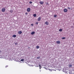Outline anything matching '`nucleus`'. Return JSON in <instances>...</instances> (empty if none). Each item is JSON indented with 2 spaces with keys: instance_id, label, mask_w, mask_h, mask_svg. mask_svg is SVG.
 <instances>
[{
  "instance_id": "16",
  "label": "nucleus",
  "mask_w": 74,
  "mask_h": 74,
  "mask_svg": "<svg viewBox=\"0 0 74 74\" xmlns=\"http://www.w3.org/2000/svg\"><path fill=\"white\" fill-rule=\"evenodd\" d=\"M54 18H56L57 17V15H54Z\"/></svg>"
},
{
  "instance_id": "29",
  "label": "nucleus",
  "mask_w": 74,
  "mask_h": 74,
  "mask_svg": "<svg viewBox=\"0 0 74 74\" xmlns=\"http://www.w3.org/2000/svg\"><path fill=\"white\" fill-rule=\"evenodd\" d=\"M33 24H31V26H33Z\"/></svg>"
},
{
  "instance_id": "6",
  "label": "nucleus",
  "mask_w": 74,
  "mask_h": 74,
  "mask_svg": "<svg viewBox=\"0 0 74 74\" xmlns=\"http://www.w3.org/2000/svg\"><path fill=\"white\" fill-rule=\"evenodd\" d=\"M38 21H41V17H40L38 18L37 20Z\"/></svg>"
},
{
  "instance_id": "24",
  "label": "nucleus",
  "mask_w": 74,
  "mask_h": 74,
  "mask_svg": "<svg viewBox=\"0 0 74 74\" xmlns=\"http://www.w3.org/2000/svg\"><path fill=\"white\" fill-rule=\"evenodd\" d=\"M15 45H17V44H18V43H17V42H16V43H15Z\"/></svg>"
},
{
  "instance_id": "9",
  "label": "nucleus",
  "mask_w": 74,
  "mask_h": 74,
  "mask_svg": "<svg viewBox=\"0 0 74 74\" xmlns=\"http://www.w3.org/2000/svg\"><path fill=\"white\" fill-rule=\"evenodd\" d=\"M56 42L57 44H59L60 43V41H57Z\"/></svg>"
},
{
  "instance_id": "11",
  "label": "nucleus",
  "mask_w": 74,
  "mask_h": 74,
  "mask_svg": "<svg viewBox=\"0 0 74 74\" xmlns=\"http://www.w3.org/2000/svg\"><path fill=\"white\" fill-rule=\"evenodd\" d=\"M31 34L32 35L34 34H35V32H31Z\"/></svg>"
},
{
  "instance_id": "35",
  "label": "nucleus",
  "mask_w": 74,
  "mask_h": 74,
  "mask_svg": "<svg viewBox=\"0 0 74 74\" xmlns=\"http://www.w3.org/2000/svg\"><path fill=\"white\" fill-rule=\"evenodd\" d=\"M40 71H41V70H40Z\"/></svg>"
},
{
  "instance_id": "18",
  "label": "nucleus",
  "mask_w": 74,
  "mask_h": 74,
  "mask_svg": "<svg viewBox=\"0 0 74 74\" xmlns=\"http://www.w3.org/2000/svg\"><path fill=\"white\" fill-rule=\"evenodd\" d=\"M62 29H60L59 30V32H62Z\"/></svg>"
},
{
  "instance_id": "20",
  "label": "nucleus",
  "mask_w": 74,
  "mask_h": 74,
  "mask_svg": "<svg viewBox=\"0 0 74 74\" xmlns=\"http://www.w3.org/2000/svg\"><path fill=\"white\" fill-rule=\"evenodd\" d=\"M65 38H65V37H64L62 38V40H64V39H65Z\"/></svg>"
},
{
  "instance_id": "12",
  "label": "nucleus",
  "mask_w": 74,
  "mask_h": 74,
  "mask_svg": "<svg viewBox=\"0 0 74 74\" xmlns=\"http://www.w3.org/2000/svg\"><path fill=\"white\" fill-rule=\"evenodd\" d=\"M36 48L37 49H38V48H40V46H37L36 47Z\"/></svg>"
},
{
  "instance_id": "30",
  "label": "nucleus",
  "mask_w": 74,
  "mask_h": 74,
  "mask_svg": "<svg viewBox=\"0 0 74 74\" xmlns=\"http://www.w3.org/2000/svg\"><path fill=\"white\" fill-rule=\"evenodd\" d=\"M63 72H64V71H64V69H63Z\"/></svg>"
},
{
  "instance_id": "25",
  "label": "nucleus",
  "mask_w": 74,
  "mask_h": 74,
  "mask_svg": "<svg viewBox=\"0 0 74 74\" xmlns=\"http://www.w3.org/2000/svg\"><path fill=\"white\" fill-rule=\"evenodd\" d=\"M29 3H30V4H32V1H30L29 2Z\"/></svg>"
},
{
  "instance_id": "17",
  "label": "nucleus",
  "mask_w": 74,
  "mask_h": 74,
  "mask_svg": "<svg viewBox=\"0 0 74 74\" xmlns=\"http://www.w3.org/2000/svg\"><path fill=\"white\" fill-rule=\"evenodd\" d=\"M40 56L37 57V60H38V59H40Z\"/></svg>"
},
{
  "instance_id": "13",
  "label": "nucleus",
  "mask_w": 74,
  "mask_h": 74,
  "mask_svg": "<svg viewBox=\"0 0 74 74\" xmlns=\"http://www.w3.org/2000/svg\"><path fill=\"white\" fill-rule=\"evenodd\" d=\"M33 16L34 17H36V14H34L33 15Z\"/></svg>"
},
{
  "instance_id": "26",
  "label": "nucleus",
  "mask_w": 74,
  "mask_h": 74,
  "mask_svg": "<svg viewBox=\"0 0 74 74\" xmlns=\"http://www.w3.org/2000/svg\"><path fill=\"white\" fill-rule=\"evenodd\" d=\"M7 67H8V66H5V67L6 68H7Z\"/></svg>"
},
{
  "instance_id": "28",
  "label": "nucleus",
  "mask_w": 74,
  "mask_h": 74,
  "mask_svg": "<svg viewBox=\"0 0 74 74\" xmlns=\"http://www.w3.org/2000/svg\"><path fill=\"white\" fill-rule=\"evenodd\" d=\"M25 14L27 15V12L25 13Z\"/></svg>"
},
{
  "instance_id": "23",
  "label": "nucleus",
  "mask_w": 74,
  "mask_h": 74,
  "mask_svg": "<svg viewBox=\"0 0 74 74\" xmlns=\"http://www.w3.org/2000/svg\"><path fill=\"white\" fill-rule=\"evenodd\" d=\"M69 73L70 74H73L71 72V71L69 72Z\"/></svg>"
},
{
  "instance_id": "21",
  "label": "nucleus",
  "mask_w": 74,
  "mask_h": 74,
  "mask_svg": "<svg viewBox=\"0 0 74 74\" xmlns=\"http://www.w3.org/2000/svg\"><path fill=\"white\" fill-rule=\"evenodd\" d=\"M36 25H38V22H36Z\"/></svg>"
},
{
  "instance_id": "14",
  "label": "nucleus",
  "mask_w": 74,
  "mask_h": 74,
  "mask_svg": "<svg viewBox=\"0 0 74 74\" xmlns=\"http://www.w3.org/2000/svg\"><path fill=\"white\" fill-rule=\"evenodd\" d=\"M39 67L40 69H41V66L40 65H39Z\"/></svg>"
},
{
  "instance_id": "7",
  "label": "nucleus",
  "mask_w": 74,
  "mask_h": 74,
  "mask_svg": "<svg viewBox=\"0 0 74 74\" xmlns=\"http://www.w3.org/2000/svg\"><path fill=\"white\" fill-rule=\"evenodd\" d=\"M45 25H49V23H48V21H46L45 22Z\"/></svg>"
},
{
  "instance_id": "4",
  "label": "nucleus",
  "mask_w": 74,
  "mask_h": 74,
  "mask_svg": "<svg viewBox=\"0 0 74 74\" xmlns=\"http://www.w3.org/2000/svg\"><path fill=\"white\" fill-rule=\"evenodd\" d=\"M18 34H22V32L21 31H19L18 32Z\"/></svg>"
},
{
  "instance_id": "1",
  "label": "nucleus",
  "mask_w": 74,
  "mask_h": 74,
  "mask_svg": "<svg viewBox=\"0 0 74 74\" xmlns=\"http://www.w3.org/2000/svg\"><path fill=\"white\" fill-rule=\"evenodd\" d=\"M2 12H5V8H3L1 10Z\"/></svg>"
},
{
  "instance_id": "27",
  "label": "nucleus",
  "mask_w": 74,
  "mask_h": 74,
  "mask_svg": "<svg viewBox=\"0 0 74 74\" xmlns=\"http://www.w3.org/2000/svg\"><path fill=\"white\" fill-rule=\"evenodd\" d=\"M67 8L68 9H69V10H70V8L69 7Z\"/></svg>"
},
{
  "instance_id": "10",
  "label": "nucleus",
  "mask_w": 74,
  "mask_h": 74,
  "mask_svg": "<svg viewBox=\"0 0 74 74\" xmlns=\"http://www.w3.org/2000/svg\"><path fill=\"white\" fill-rule=\"evenodd\" d=\"M13 37H14V38H15L16 37V35H14L12 36Z\"/></svg>"
},
{
  "instance_id": "22",
  "label": "nucleus",
  "mask_w": 74,
  "mask_h": 74,
  "mask_svg": "<svg viewBox=\"0 0 74 74\" xmlns=\"http://www.w3.org/2000/svg\"><path fill=\"white\" fill-rule=\"evenodd\" d=\"M48 70H50V71H52V70H53L52 69V70H51V69H48Z\"/></svg>"
},
{
  "instance_id": "15",
  "label": "nucleus",
  "mask_w": 74,
  "mask_h": 74,
  "mask_svg": "<svg viewBox=\"0 0 74 74\" xmlns=\"http://www.w3.org/2000/svg\"><path fill=\"white\" fill-rule=\"evenodd\" d=\"M10 12H11V13H12L13 12V10H10Z\"/></svg>"
},
{
  "instance_id": "32",
  "label": "nucleus",
  "mask_w": 74,
  "mask_h": 74,
  "mask_svg": "<svg viewBox=\"0 0 74 74\" xmlns=\"http://www.w3.org/2000/svg\"><path fill=\"white\" fill-rule=\"evenodd\" d=\"M37 67H38V66H37Z\"/></svg>"
},
{
  "instance_id": "2",
  "label": "nucleus",
  "mask_w": 74,
  "mask_h": 74,
  "mask_svg": "<svg viewBox=\"0 0 74 74\" xmlns=\"http://www.w3.org/2000/svg\"><path fill=\"white\" fill-rule=\"evenodd\" d=\"M64 12H67V9H64Z\"/></svg>"
},
{
  "instance_id": "33",
  "label": "nucleus",
  "mask_w": 74,
  "mask_h": 74,
  "mask_svg": "<svg viewBox=\"0 0 74 74\" xmlns=\"http://www.w3.org/2000/svg\"><path fill=\"white\" fill-rule=\"evenodd\" d=\"M45 69H46V68H45Z\"/></svg>"
},
{
  "instance_id": "5",
  "label": "nucleus",
  "mask_w": 74,
  "mask_h": 74,
  "mask_svg": "<svg viewBox=\"0 0 74 74\" xmlns=\"http://www.w3.org/2000/svg\"><path fill=\"white\" fill-rule=\"evenodd\" d=\"M73 65H72V64H69V68H71V67Z\"/></svg>"
},
{
  "instance_id": "8",
  "label": "nucleus",
  "mask_w": 74,
  "mask_h": 74,
  "mask_svg": "<svg viewBox=\"0 0 74 74\" xmlns=\"http://www.w3.org/2000/svg\"><path fill=\"white\" fill-rule=\"evenodd\" d=\"M39 3H40V4H44V2L40 1Z\"/></svg>"
},
{
  "instance_id": "34",
  "label": "nucleus",
  "mask_w": 74,
  "mask_h": 74,
  "mask_svg": "<svg viewBox=\"0 0 74 74\" xmlns=\"http://www.w3.org/2000/svg\"><path fill=\"white\" fill-rule=\"evenodd\" d=\"M54 70L55 71H56V70Z\"/></svg>"
},
{
  "instance_id": "31",
  "label": "nucleus",
  "mask_w": 74,
  "mask_h": 74,
  "mask_svg": "<svg viewBox=\"0 0 74 74\" xmlns=\"http://www.w3.org/2000/svg\"><path fill=\"white\" fill-rule=\"evenodd\" d=\"M30 48V47H28V49H29Z\"/></svg>"
},
{
  "instance_id": "3",
  "label": "nucleus",
  "mask_w": 74,
  "mask_h": 74,
  "mask_svg": "<svg viewBox=\"0 0 74 74\" xmlns=\"http://www.w3.org/2000/svg\"><path fill=\"white\" fill-rule=\"evenodd\" d=\"M27 12H30V8H28L27 9Z\"/></svg>"
},
{
  "instance_id": "19",
  "label": "nucleus",
  "mask_w": 74,
  "mask_h": 74,
  "mask_svg": "<svg viewBox=\"0 0 74 74\" xmlns=\"http://www.w3.org/2000/svg\"><path fill=\"white\" fill-rule=\"evenodd\" d=\"M24 61V59H22L21 60V62H23V61Z\"/></svg>"
}]
</instances>
